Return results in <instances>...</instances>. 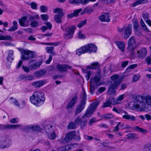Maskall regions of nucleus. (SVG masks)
<instances>
[{
    "mask_svg": "<svg viewBox=\"0 0 151 151\" xmlns=\"http://www.w3.org/2000/svg\"><path fill=\"white\" fill-rule=\"evenodd\" d=\"M140 76L139 74L134 75L133 77V82L137 81L140 78Z\"/></svg>",
    "mask_w": 151,
    "mask_h": 151,
    "instance_id": "54",
    "label": "nucleus"
},
{
    "mask_svg": "<svg viewBox=\"0 0 151 151\" xmlns=\"http://www.w3.org/2000/svg\"><path fill=\"white\" fill-rule=\"evenodd\" d=\"M119 76L117 75H114L111 77V79L112 81L111 82L112 84L118 85L120 83L119 79Z\"/></svg>",
    "mask_w": 151,
    "mask_h": 151,
    "instance_id": "24",
    "label": "nucleus"
},
{
    "mask_svg": "<svg viewBox=\"0 0 151 151\" xmlns=\"http://www.w3.org/2000/svg\"><path fill=\"white\" fill-rule=\"evenodd\" d=\"M61 28L65 32L64 34V36L66 39H68L72 37L76 27L74 26H66L65 25L61 26Z\"/></svg>",
    "mask_w": 151,
    "mask_h": 151,
    "instance_id": "6",
    "label": "nucleus"
},
{
    "mask_svg": "<svg viewBox=\"0 0 151 151\" xmlns=\"http://www.w3.org/2000/svg\"><path fill=\"white\" fill-rule=\"evenodd\" d=\"M25 129H30L32 130L36 131H40V128L38 126H33V125H27L25 126Z\"/></svg>",
    "mask_w": 151,
    "mask_h": 151,
    "instance_id": "23",
    "label": "nucleus"
},
{
    "mask_svg": "<svg viewBox=\"0 0 151 151\" xmlns=\"http://www.w3.org/2000/svg\"><path fill=\"white\" fill-rule=\"evenodd\" d=\"M63 16L59 15H55L54 16V19L55 21L58 23H60L62 22V18Z\"/></svg>",
    "mask_w": 151,
    "mask_h": 151,
    "instance_id": "34",
    "label": "nucleus"
},
{
    "mask_svg": "<svg viewBox=\"0 0 151 151\" xmlns=\"http://www.w3.org/2000/svg\"><path fill=\"white\" fill-rule=\"evenodd\" d=\"M90 91L92 94H93L95 91V88L94 85H92L91 84L89 88Z\"/></svg>",
    "mask_w": 151,
    "mask_h": 151,
    "instance_id": "62",
    "label": "nucleus"
},
{
    "mask_svg": "<svg viewBox=\"0 0 151 151\" xmlns=\"http://www.w3.org/2000/svg\"><path fill=\"white\" fill-rule=\"evenodd\" d=\"M78 97L76 96H74L67 104L66 108L68 110V113H71L73 110L72 107L76 103L78 100Z\"/></svg>",
    "mask_w": 151,
    "mask_h": 151,
    "instance_id": "12",
    "label": "nucleus"
},
{
    "mask_svg": "<svg viewBox=\"0 0 151 151\" xmlns=\"http://www.w3.org/2000/svg\"><path fill=\"white\" fill-rule=\"evenodd\" d=\"M45 24L46 26V27L48 29L50 30L52 27V24L49 22H45Z\"/></svg>",
    "mask_w": 151,
    "mask_h": 151,
    "instance_id": "63",
    "label": "nucleus"
},
{
    "mask_svg": "<svg viewBox=\"0 0 151 151\" xmlns=\"http://www.w3.org/2000/svg\"><path fill=\"white\" fill-rule=\"evenodd\" d=\"M137 66L136 64H133L128 67L127 69V70L128 72H130V70L132 69H134Z\"/></svg>",
    "mask_w": 151,
    "mask_h": 151,
    "instance_id": "59",
    "label": "nucleus"
},
{
    "mask_svg": "<svg viewBox=\"0 0 151 151\" xmlns=\"http://www.w3.org/2000/svg\"><path fill=\"white\" fill-rule=\"evenodd\" d=\"M102 117L106 119H109L113 118L114 116L111 114H105L102 115Z\"/></svg>",
    "mask_w": 151,
    "mask_h": 151,
    "instance_id": "42",
    "label": "nucleus"
},
{
    "mask_svg": "<svg viewBox=\"0 0 151 151\" xmlns=\"http://www.w3.org/2000/svg\"><path fill=\"white\" fill-rule=\"evenodd\" d=\"M36 19L38 20L40 19V17L38 15H35L34 16L30 15L29 17V19L30 20H33L34 19Z\"/></svg>",
    "mask_w": 151,
    "mask_h": 151,
    "instance_id": "57",
    "label": "nucleus"
},
{
    "mask_svg": "<svg viewBox=\"0 0 151 151\" xmlns=\"http://www.w3.org/2000/svg\"><path fill=\"white\" fill-rule=\"evenodd\" d=\"M99 63L98 62L92 63L88 67V68L92 69H96L98 67Z\"/></svg>",
    "mask_w": 151,
    "mask_h": 151,
    "instance_id": "31",
    "label": "nucleus"
},
{
    "mask_svg": "<svg viewBox=\"0 0 151 151\" xmlns=\"http://www.w3.org/2000/svg\"><path fill=\"white\" fill-rule=\"evenodd\" d=\"M87 22V19H85L81 21L78 24V27L79 28L82 27L86 24Z\"/></svg>",
    "mask_w": 151,
    "mask_h": 151,
    "instance_id": "45",
    "label": "nucleus"
},
{
    "mask_svg": "<svg viewBox=\"0 0 151 151\" xmlns=\"http://www.w3.org/2000/svg\"><path fill=\"white\" fill-rule=\"evenodd\" d=\"M99 104V102L98 101H96L92 103L87 109L86 112L83 115V117H86L88 118L91 116Z\"/></svg>",
    "mask_w": 151,
    "mask_h": 151,
    "instance_id": "7",
    "label": "nucleus"
},
{
    "mask_svg": "<svg viewBox=\"0 0 151 151\" xmlns=\"http://www.w3.org/2000/svg\"><path fill=\"white\" fill-rule=\"evenodd\" d=\"M30 21L31 22L30 25L31 27H36L38 26L39 23L38 22L33 20Z\"/></svg>",
    "mask_w": 151,
    "mask_h": 151,
    "instance_id": "49",
    "label": "nucleus"
},
{
    "mask_svg": "<svg viewBox=\"0 0 151 151\" xmlns=\"http://www.w3.org/2000/svg\"><path fill=\"white\" fill-rule=\"evenodd\" d=\"M123 114H122V117L127 120L129 121H134L136 120L135 116L133 115L129 114L126 111H123Z\"/></svg>",
    "mask_w": 151,
    "mask_h": 151,
    "instance_id": "16",
    "label": "nucleus"
},
{
    "mask_svg": "<svg viewBox=\"0 0 151 151\" xmlns=\"http://www.w3.org/2000/svg\"><path fill=\"white\" fill-rule=\"evenodd\" d=\"M112 111H114L116 112V113L119 114H123V111H124L122 109H117L115 107H114Z\"/></svg>",
    "mask_w": 151,
    "mask_h": 151,
    "instance_id": "46",
    "label": "nucleus"
},
{
    "mask_svg": "<svg viewBox=\"0 0 151 151\" xmlns=\"http://www.w3.org/2000/svg\"><path fill=\"white\" fill-rule=\"evenodd\" d=\"M19 51L21 54V58L23 60H30L34 58L36 56L34 52L29 50L20 49Z\"/></svg>",
    "mask_w": 151,
    "mask_h": 151,
    "instance_id": "5",
    "label": "nucleus"
},
{
    "mask_svg": "<svg viewBox=\"0 0 151 151\" xmlns=\"http://www.w3.org/2000/svg\"><path fill=\"white\" fill-rule=\"evenodd\" d=\"M69 2L71 4H78L82 3L83 2L82 0H69Z\"/></svg>",
    "mask_w": 151,
    "mask_h": 151,
    "instance_id": "43",
    "label": "nucleus"
},
{
    "mask_svg": "<svg viewBox=\"0 0 151 151\" xmlns=\"http://www.w3.org/2000/svg\"><path fill=\"white\" fill-rule=\"evenodd\" d=\"M132 23L133 24L135 31H138V28L139 27L137 20L136 19H134L132 21Z\"/></svg>",
    "mask_w": 151,
    "mask_h": 151,
    "instance_id": "33",
    "label": "nucleus"
},
{
    "mask_svg": "<svg viewBox=\"0 0 151 151\" xmlns=\"http://www.w3.org/2000/svg\"><path fill=\"white\" fill-rule=\"evenodd\" d=\"M96 122V119L95 118H93L90 119L89 122V124L90 126L92 125L93 124Z\"/></svg>",
    "mask_w": 151,
    "mask_h": 151,
    "instance_id": "64",
    "label": "nucleus"
},
{
    "mask_svg": "<svg viewBox=\"0 0 151 151\" xmlns=\"http://www.w3.org/2000/svg\"><path fill=\"white\" fill-rule=\"evenodd\" d=\"M48 137V138L49 139H53L55 138L56 135L55 133L53 132V133H52L49 134Z\"/></svg>",
    "mask_w": 151,
    "mask_h": 151,
    "instance_id": "61",
    "label": "nucleus"
},
{
    "mask_svg": "<svg viewBox=\"0 0 151 151\" xmlns=\"http://www.w3.org/2000/svg\"><path fill=\"white\" fill-rule=\"evenodd\" d=\"M41 19L43 21H46L48 19V16L47 14H42L41 15Z\"/></svg>",
    "mask_w": 151,
    "mask_h": 151,
    "instance_id": "60",
    "label": "nucleus"
},
{
    "mask_svg": "<svg viewBox=\"0 0 151 151\" xmlns=\"http://www.w3.org/2000/svg\"><path fill=\"white\" fill-rule=\"evenodd\" d=\"M30 5L32 9L35 10L37 9V5L36 2H31L30 4Z\"/></svg>",
    "mask_w": 151,
    "mask_h": 151,
    "instance_id": "51",
    "label": "nucleus"
},
{
    "mask_svg": "<svg viewBox=\"0 0 151 151\" xmlns=\"http://www.w3.org/2000/svg\"><path fill=\"white\" fill-rule=\"evenodd\" d=\"M30 101L32 104L37 106L42 105L45 100L44 94L43 92L36 91L30 96Z\"/></svg>",
    "mask_w": 151,
    "mask_h": 151,
    "instance_id": "2",
    "label": "nucleus"
},
{
    "mask_svg": "<svg viewBox=\"0 0 151 151\" xmlns=\"http://www.w3.org/2000/svg\"><path fill=\"white\" fill-rule=\"evenodd\" d=\"M20 126L19 125L7 124L6 125L1 124V130H10L15 129Z\"/></svg>",
    "mask_w": 151,
    "mask_h": 151,
    "instance_id": "15",
    "label": "nucleus"
},
{
    "mask_svg": "<svg viewBox=\"0 0 151 151\" xmlns=\"http://www.w3.org/2000/svg\"><path fill=\"white\" fill-rule=\"evenodd\" d=\"M147 2V0H138L133 3L132 6L134 7L140 4H145Z\"/></svg>",
    "mask_w": 151,
    "mask_h": 151,
    "instance_id": "32",
    "label": "nucleus"
},
{
    "mask_svg": "<svg viewBox=\"0 0 151 151\" xmlns=\"http://www.w3.org/2000/svg\"><path fill=\"white\" fill-rule=\"evenodd\" d=\"M41 11L42 12H45L47 10V7L45 5L41 6L40 7Z\"/></svg>",
    "mask_w": 151,
    "mask_h": 151,
    "instance_id": "55",
    "label": "nucleus"
},
{
    "mask_svg": "<svg viewBox=\"0 0 151 151\" xmlns=\"http://www.w3.org/2000/svg\"><path fill=\"white\" fill-rule=\"evenodd\" d=\"M140 24L141 26L142 29V30H144L147 33H150V31L147 28L146 25L145 24L143 20L141 19L140 20Z\"/></svg>",
    "mask_w": 151,
    "mask_h": 151,
    "instance_id": "28",
    "label": "nucleus"
},
{
    "mask_svg": "<svg viewBox=\"0 0 151 151\" xmlns=\"http://www.w3.org/2000/svg\"><path fill=\"white\" fill-rule=\"evenodd\" d=\"M46 73V70L43 69L35 72L34 73V75L37 77L40 78L44 75Z\"/></svg>",
    "mask_w": 151,
    "mask_h": 151,
    "instance_id": "22",
    "label": "nucleus"
},
{
    "mask_svg": "<svg viewBox=\"0 0 151 151\" xmlns=\"http://www.w3.org/2000/svg\"><path fill=\"white\" fill-rule=\"evenodd\" d=\"M137 53L138 54V57L141 59L144 58L146 56L147 52L146 48H142L139 51H138Z\"/></svg>",
    "mask_w": 151,
    "mask_h": 151,
    "instance_id": "17",
    "label": "nucleus"
},
{
    "mask_svg": "<svg viewBox=\"0 0 151 151\" xmlns=\"http://www.w3.org/2000/svg\"><path fill=\"white\" fill-rule=\"evenodd\" d=\"M68 127L69 129H75L76 128V126L75 123L73 122L70 123L68 125Z\"/></svg>",
    "mask_w": 151,
    "mask_h": 151,
    "instance_id": "56",
    "label": "nucleus"
},
{
    "mask_svg": "<svg viewBox=\"0 0 151 151\" xmlns=\"http://www.w3.org/2000/svg\"><path fill=\"white\" fill-rule=\"evenodd\" d=\"M100 80V78L99 77L96 76L93 79V81L94 82L96 83V86H99L101 85L100 83H99Z\"/></svg>",
    "mask_w": 151,
    "mask_h": 151,
    "instance_id": "38",
    "label": "nucleus"
},
{
    "mask_svg": "<svg viewBox=\"0 0 151 151\" xmlns=\"http://www.w3.org/2000/svg\"><path fill=\"white\" fill-rule=\"evenodd\" d=\"M127 139H134L137 138L136 135L134 133H129L127 135Z\"/></svg>",
    "mask_w": 151,
    "mask_h": 151,
    "instance_id": "52",
    "label": "nucleus"
},
{
    "mask_svg": "<svg viewBox=\"0 0 151 151\" xmlns=\"http://www.w3.org/2000/svg\"><path fill=\"white\" fill-rule=\"evenodd\" d=\"M14 52L13 50H8V55L6 57V60L10 61H12L14 60Z\"/></svg>",
    "mask_w": 151,
    "mask_h": 151,
    "instance_id": "27",
    "label": "nucleus"
},
{
    "mask_svg": "<svg viewBox=\"0 0 151 151\" xmlns=\"http://www.w3.org/2000/svg\"><path fill=\"white\" fill-rule=\"evenodd\" d=\"M115 44L122 52H123L124 51L125 44L123 41H116Z\"/></svg>",
    "mask_w": 151,
    "mask_h": 151,
    "instance_id": "20",
    "label": "nucleus"
},
{
    "mask_svg": "<svg viewBox=\"0 0 151 151\" xmlns=\"http://www.w3.org/2000/svg\"><path fill=\"white\" fill-rule=\"evenodd\" d=\"M82 10V8L75 10L73 13L74 17H77L78 16V14Z\"/></svg>",
    "mask_w": 151,
    "mask_h": 151,
    "instance_id": "53",
    "label": "nucleus"
},
{
    "mask_svg": "<svg viewBox=\"0 0 151 151\" xmlns=\"http://www.w3.org/2000/svg\"><path fill=\"white\" fill-rule=\"evenodd\" d=\"M134 129L135 130H137V131L141 132L142 133H144L147 132V131L146 130L141 128L138 126H135L134 127Z\"/></svg>",
    "mask_w": 151,
    "mask_h": 151,
    "instance_id": "47",
    "label": "nucleus"
},
{
    "mask_svg": "<svg viewBox=\"0 0 151 151\" xmlns=\"http://www.w3.org/2000/svg\"><path fill=\"white\" fill-rule=\"evenodd\" d=\"M10 99L12 100L11 101V102L14 105H15L16 106L19 108L20 104L19 102L16 99H14L12 97L10 98Z\"/></svg>",
    "mask_w": 151,
    "mask_h": 151,
    "instance_id": "41",
    "label": "nucleus"
},
{
    "mask_svg": "<svg viewBox=\"0 0 151 151\" xmlns=\"http://www.w3.org/2000/svg\"><path fill=\"white\" fill-rule=\"evenodd\" d=\"M52 125L51 124H48L46 125L44 127V129L47 132L49 133L52 130Z\"/></svg>",
    "mask_w": 151,
    "mask_h": 151,
    "instance_id": "37",
    "label": "nucleus"
},
{
    "mask_svg": "<svg viewBox=\"0 0 151 151\" xmlns=\"http://www.w3.org/2000/svg\"><path fill=\"white\" fill-rule=\"evenodd\" d=\"M53 12L54 13H58V14L57 15H61V16H63L64 15V13L63 12V11L62 9L60 8H56L54 9Z\"/></svg>",
    "mask_w": 151,
    "mask_h": 151,
    "instance_id": "36",
    "label": "nucleus"
},
{
    "mask_svg": "<svg viewBox=\"0 0 151 151\" xmlns=\"http://www.w3.org/2000/svg\"><path fill=\"white\" fill-rule=\"evenodd\" d=\"M135 44V42L134 37L132 36L129 40L128 42V46L127 48V52L132 57L135 54V52L134 50V47Z\"/></svg>",
    "mask_w": 151,
    "mask_h": 151,
    "instance_id": "8",
    "label": "nucleus"
},
{
    "mask_svg": "<svg viewBox=\"0 0 151 151\" xmlns=\"http://www.w3.org/2000/svg\"><path fill=\"white\" fill-rule=\"evenodd\" d=\"M109 99L110 100L111 104L113 105L118 104L120 103V102H118L117 99H114V97H109Z\"/></svg>",
    "mask_w": 151,
    "mask_h": 151,
    "instance_id": "35",
    "label": "nucleus"
},
{
    "mask_svg": "<svg viewBox=\"0 0 151 151\" xmlns=\"http://www.w3.org/2000/svg\"><path fill=\"white\" fill-rule=\"evenodd\" d=\"M132 25L131 24H128L126 27L119 29L118 30L119 32H122L124 31V38L125 39H127L131 35L132 32Z\"/></svg>",
    "mask_w": 151,
    "mask_h": 151,
    "instance_id": "9",
    "label": "nucleus"
},
{
    "mask_svg": "<svg viewBox=\"0 0 151 151\" xmlns=\"http://www.w3.org/2000/svg\"><path fill=\"white\" fill-rule=\"evenodd\" d=\"M118 85L114 84H111L108 90V93L110 94H114L116 92L115 89L117 88Z\"/></svg>",
    "mask_w": 151,
    "mask_h": 151,
    "instance_id": "21",
    "label": "nucleus"
},
{
    "mask_svg": "<svg viewBox=\"0 0 151 151\" xmlns=\"http://www.w3.org/2000/svg\"><path fill=\"white\" fill-rule=\"evenodd\" d=\"M58 70L60 71L67 72V69H70L72 67L67 64H58L56 66Z\"/></svg>",
    "mask_w": 151,
    "mask_h": 151,
    "instance_id": "14",
    "label": "nucleus"
},
{
    "mask_svg": "<svg viewBox=\"0 0 151 151\" xmlns=\"http://www.w3.org/2000/svg\"><path fill=\"white\" fill-rule=\"evenodd\" d=\"M97 50V47L96 45L92 43H90L77 50L76 54L80 55L86 52L91 53L96 52Z\"/></svg>",
    "mask_w": 151,
    "mask_h": 151,
    "instance_id": "3",
    "label": "nucleus"
},
{
    "mask_svg": "<svg viewBox=\"0 0 151 151\" xmlns=\"http://www.w3.org/2000/svg\"><path fill=\"white\" fill-rule=\"evenodd\" d=\"M27 101L26 100H23L22 101L20 104V108H23L26 105Z\"/></svg>",
    "mask_w": 151,
    "mask_h": 151,
    "instance_id": "58",
    "label": "nucleus"
},
{
    "mask_svg": "<svg viewBox=\"0 0 151 151\" xmlns=\"http://www.w3.org/2000/svg\"><path fill=\"white\" fill-rule=\"evenodd\" d=\"M130 109H134L139 108L142 110H151V96H139L135 101L130 102L129 104Z\"/></svg>",
    "mask_w": 151,
    "mask_h": 151,
    "instance_id": "1",
    "label": "nucleus"
},
{
    "mask_svg": "<svg viewBox=\"0 0 151 151\" xmlns=\"http://www.w3.org/2000/svg\"><path fill=\"white\" fill-rule=\"evenodd\" d=\"M19 23L21 26L23 27H27L29 25V22L28 20H27L26 17H23L20 19Z\"/></svg>",
    "mask_w": 151,
    "mask_h": 151,
    "instance_id": "18",
    "label": "nucleus"
},
{
    "mask_svg": "<svg viewBox=\"0 0 151 151\" xmlns=\"http://www.w3.org/2000/svg\"><path fill=\"white\" fill-rule=\"evenodd\" d=\"M45 84V82L42 80L39 81L32 83V85L36 88H39Z\"/></svg>",
    "mask_w": 151,
    "mask_h": 151,
    "instance_id": "25",
    "label": "nucleus"
},
{
    "mask_svg": "<svg viewBox=\"0 0 151 151\" xmlns=\"http://www.w3.org/2000/svg\"><path fill=\"white\" fill-rule=\"evenodd\" d=\"M111 103L109 99L106 100V101L104 103L102 107L103 108H105L108 107H110L111 106Z\"/></svg>",
    "mask_w": 151,
    "mask_h": 151,
    "instance_id": "39",
    "label": "nucleus"
},
{
    "mask_svg": "<svg viewBox=\"0 0 151 151\" xmlns=\"http://www.w3.org/2000/svg\"><path fill=\"white\" fill-rule=\"evenodd\" d=\"M75 122L77 125H80L82 127L86 125L87 123L86 119L83 116L81 117L79 116L77 117L75 119Z\"/></svg>",
    "mask_w": 151,
    "mask_h": 151,
    "instance_id": "13",
    "label": "nucleus"
},
{
    "mask_svg": "<svg viewBox=\"0 0 151 151\" xmlns=\"http://www.w3.org/2000/svg\"><path fill=\"white\" fill-rule=\"evenodd\" d=\"M61 44V42H55L49 43H44L43 44L46 45H53L54 46H57Z\"/></svg>",
    "mask_w": 151,
    "mask_h": 151,
    "instance_id": "40",
    "label": "nucleus"
},
{
    "mask_svg": "<svg viewBox=\"0 0 151 151\" xmlns=\"http://www.w3.org/2000/svg\"><path fill=\"white\" fill-rule=\"evenodd\" d=\"M75 131L70 132L68 133L65 139V141L66 142H69L75 136Z\"/></svg>",
    "mask_w": 151,
    "mask_h": 151,
    "instance_id": "19",
    "label": "nucleus"
},
{
    "mask_svg": "<svg viewBox=\"0 0 151 151\" xmlns=\"http://www.w3.org/2000/svg\"><path fill=\"white\" fill-rule=\"evenodd\" d=\"M71 148L70 145H68L61 147L58 149V151H65L69 150Z\"/></svg>",
    "mask_w": 151,
    "mask_h": 151,
    "instance_id": "29",
    "label": "nucleus"
},
{
    "mask_svg": "<svg viewBox=\"0 0 151 151\" xmlns=\"http://www.w3.org/2000/svg\"><path fill=\"white\" fill-rule=\"evenodd\" d=\"M142 16L145 21L148 19L150 17L149 14L147 12L143 13Z\"/></svg>",
    "mask_w": 151,
    "mask_h": 151,
    "instance_id": "50",
    "label": "nucleus"
},
{
    "mask_svg": "<svg viewBox=\"0 0 151 151\" xmlns=\"http://www.w3.org/2000/svg\"><path fill=\"white\" fill-rule=\"evenodd\" d=\"M54 49V47L52 46L50 47H47L45 48V50L47 52L51 53L52 55H56V53L53 52Z\"/></svg>",
    "mask_w": 151,
    "mask_h": 151,
    "instance_id": "30",
    "label": "nucleus"
},
{
    "mask_svg": "<svg viewBox=\"0 0 151 151\" xmlns=\"http://www.w3.org/2000/svg\"><path fill=\"white\" fill-rule=\"evenodd\" d=\"M86 13H87L88 14H91L94 10L92 8L86 7L84 8Z\"/></svg>",
    "mask_w": 151,
    "mask_h": 151,
    "instance_id": "44",
    "label": "nucleus"
},
{
    "mask_svg": "<svg viewBox=\"0 0 151 151\" xmlns=\"http://www.w3.org/2000/svg\"><path fill=\"white\" fill-rule=\"evenodd\" d=\"M104 19H105V22H109L110 21V19L109 18V14L108 13H104Z\"/></svg>",
    "mask_w": 151,
    "mask_h": 151,
    "instance_id": "48",
    "label": "nucleus"
},
{
    "mask_svg": "<svg viewBox=\"0 0 151 151\" xmlns=\"http://www.w3.org/2000/svg\"><path fill=\"white\" fill-rule=\"evenodd\" d=\"M12 142L10 137L8 136H4L0 143V148L4 149L8 148L12 144Z\"/></svg>",
    "mask_w": 151,
    "mask_h": 151,
    "instance_id": "10",
    "label": "nucleus"
},
{
    "mask_svg": "<svg viewBox=\"0 0 151 151\" xmlns=\"http://www.w3.org/2000/svg\"><path fill=\"white\" fill-rule=\"evenodd\" d=\"M18 23L15 20L13 22V26L11 27L9 29H8V31L9 32L14 31L18 29Z\"/></svg>",
    "mask_w": 151,
    "mask_h": 151,
    "instance_id": "26",
    "label": "nucleus"
},
{
    "mask_svg": "<svg viewBox=\"0 0 151 151\" xmlns=\"http://www.w3.org/2000/svg\"><path fill=\"white\" fill-rule=\"evenodd\" d=\"M42 63V61L36 62L35 60H31L28 63L29 68L31 70H36L39 68Z\"/></svg>",
    "mask_w": 151,
    "mask_h": 151,
    "instance_id": "11",
    "label": "nucleus"
},
{
    "mask_svg": "<svg viewBox=\"0 0 151 151\" xmlns=\"http://www.w3.org/2000/svg\"><path fill=\"white\" fill-rule=\"evenodd\" d=\"M80 97L82 98L80 104L78 105L75 110V114L80 113L84 109L86 104V95L84 89H83L82 92L80 95Z\"/></svg>",
    "mask_w": 151,
    "mask_h": 151,
    "instance_id": "4",
    "label": "nucleus"
}]
</instances>
